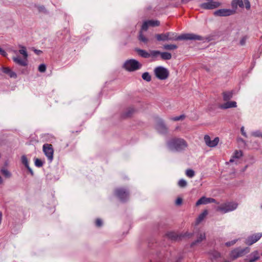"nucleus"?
I'll use <instances>...</instances> for the list:
<instances>
[{
  "instance_id": "nucleus-1",
  "label": "nucleus",
  "mask_w": 262,
  "mask_h": 262,
  "mask_svg": "<svg viewBox=\"0 0 262 262\" xmlns=\"http://www.w3.org/2000/svg\"><path fill=\"white\" fill-rule=\"evenodd\" d=\"M156 37L159 41L182 40H202L203 39V37L201 36L192 33H186L177 36V34L173 32H167L166 33L157 34Z\"/></svg>"
},
{
  "instance_id": "nucleus-2",
  "label": "nucleus",
  "mask_w": 262,
  "mask_h": 262,
  "mask_svg": "<svg viewBox=\"0 0 262 262\" xmlns=\"http://www.w3.org/2000/svg\"><path fill=\"white\" fill-rule=\"evenodd\" d=\"M168 149L172 151L180 152L185 150L188 144L186 141L180 138H173L167 142Z\"/></svg>"
},
{
  "instance_id": "nucleus-3",
  "label": "nucleus",
  "mask_w": 262,
  "mask_h": 262,
  "mask_svg": "<svg viewBox=\"0 0 262 262\" xmlns=\"http://www.w3.org/2000/svg\"><path fill=\"white\" fill-rule=\"evenodd\" d=\"M19 47L20 49L18 51V52L22 55L23 58H20L19 56H16L13 57V60L14 62L20 66H26L28 64L27 58L28 56L26 48L25 47L21 46H20Z\"/></svg>"
},
{
  "instance_id": "nucleus-4",
  "label": "nucleus",
  "mask_w": 262,
  "mask_h": 262,
  "mask_svg": "<svg viewBox=\"0 0 262 262\" xmlns=\"http://www.w3.org/2000/svg\"><path fill=\"white\" fill-rule=\"evenodd\" d=\"M238 206V204L236 202H230L222 204L219 206L216 210L222 213H226L235 210Z\"/></svg>"
},
{
  "instance_id": "nucleus-5",
  "label": "nucleus",
  "mask_w": 262,
  "mask_h": 262,
  "mask_svg": "<svg viewBox=\"0 0 262 262\" xmlns=\"http://www.w3.org/2000/svg\"><path fill=\"white\" fill-rule=\"evenodd\" d=\"M123 67L128 72H133L140 69L142 64L135 59H131L125 61Z\"/></svg>"
},
{
  "instance_id": "nucleus-6",
  "label": "nucleus",
  "mask_w": 262,
  "mask_h": 262,
  "mask_svg": "<svg viewBox=\"0 0 262 262\" xmlns=\"http://www.w3.org/2000/svg\"><path fill=\"white\" fill-rule=\"evenodd\" d=\"M154 74L159 79L165 80L169 76V73L166 68L159 66L154 69Z\"/></svg>"
},
{
  "instance_id": "nucleus-7",
  "label": "nucleus",
  "mask_w": 262,
  "mask_h": 262,
  "mask_svg": "<svg viewBox=\"0 0 262 262\" xmlns=\"http://www.w3.org/2000/svg\"><path fill=\"white\" fill-rule=\"evenodd\" d=\"M232 8L235 10V13L237 10V7L243 8L244 6L247 10H249L251 5L249 0H232L231 4Z\"/></svg>"
},
{
  "instance_id": "nucleus-8",
  "label": "nucleus",
  "mask_w": 262,
  "mask_h": 262,
  "mask_svg": "<svg viewBox=\"0 0 262 262\" xmlns=\"http://www.w3.org/2000/svg\"><path fill=\"white\" fill-rule=\"evenodd\" d=\"M42 150L49 162L53 160L54 149L52 144L46 143L43 145Z\"/></svg>"
},
{
  "instance_id": "nucleus-9",
  "label": "nucleus",
  "mask_w": 262,
  "mask_h": 262,
  "mask_svg": "<svg viewBox=\"0 0 262 262\" xmlns=\"http://www.w3.org/2000/svg\"><path fill=\"white\" fill-rule=\"evenodd\" d=\"M249 251L250 249L248 247L245 248H237L231 252L230 257L233 259H236L249 253Z\"/></svg>"
},
{
  "instance_id": "nucleus-10",
  "label": "nucleus",
  "mask_w": 262,
  "mask_h": 262,
  "mask_svg": "<svg viewBox=\"0 0 262 262\" xmlns=\"http://www.w3.org/2000/svg\"><path fill=\"white\" fill-rule=\"evenodd\" d=\"M115 193V195L122 202L126 201L129 197L128 191L124 188L117 189Z\"/></svg>"
},
{
  "instance_id": "nucleus-11",
  "label": "nucleus",
  "mask_w": 262,
  "mask_h": 262,
  "mask_svg": "<svg viewBox=\"0 0 262 262\" xmlns=\"http://www.w3.org/2000/svg\"><path fill=\"white\" fill-rule=\"evenodd\" d=\"M235 13V10L232 8L219 9L214 11L213 14L216 16H228Z\"/></svg>"
},
{
  "instance_id": "nucleus-12",
  "label": "nucleus",
  "mask_w": 262,
  "mask_h": 262,
  "mask_svg": "<svg viewBox=\"0 0 262 262\" xmlns=\"http://www.w3.org/2000/svg\"><path fill=\"white\" fill-rule=\"evenodd\" d=\"M262 237V232L256 233L248 236L245 240V244L251 246L257 242Z\"/></svg>"
},
{
  "instance_id": "nucleus-13",
  "label": "nucleus",
  "mask_w": 262,
  "mask_h": 262,
  "mask_svg": "<svg viewBox=\"0 0 262 262\" xmlns=\"http://www.w3.org/2000/svg\"><path fill=\"white\" fill-rule=\"evenodd\" d=\"M221 5V4L220 2L209 1L208 2L201 4L200 7L204 9L211 10L220 7Z\"/></svg>"
},
{
  "instance_id": "nucleus-14",
  "label": "nucleus",
  "mask_w": 262,
  "mask_h": 262,
  "mask_svg": "<svg viewBox=\"0 0 262 262\" xmlns=\"http://www.w3.org/2000/svg\"><path fill=\"white\" fill-rule=\"evenodd\" d=\"M204 139L206 145L209 147H215L220 141L219 137H215L213 140H211L210 136L207 135H205Z\"/></svg>"
},
{
  "instance_id": "nucleus-15",
  "label": "nucleus",
  "mask_w": 262,
  "mask_h": 262,
  "mask_svg": "<svg viewBox=\"0 0 262 262\" xmlns=\"http://www.w3.org/2000/svg\"><path fill=\"white\" fill-rule=\"evenodd\" d=\"M156 128L161 134H166L168 133V128L162 120H160L157 122Z\"/></svg>"
},
{
  "instance_id": "nucleus-16",
  "label": "nucleus",
  "mask_w": 262,
  "mask_h": 262,
  "mask_svg": "<svg viewBox=\"0 0 262 262\" xmlns=\"http://www.w3.org/2000/svg\"><path fill=\"white\" fill-rule=\"evenodd\" d=\"M160 22L158 20H150L144 22L142 26V30L146 31L149 26H158Z\"/></svg>"
},
{
  "instance_id": "nucleus-17",
  "label": "nucleus",
  "mask_w": 262,
  "mask_h": 262,
  "mask_svg": "<svg viewBox=\"0 0 262 262\" xmlns=\"http://www.w3.org/2000/svg\"><path fill=\"white\" fill-rule=\"evenodd\" d=\"M215 202V199L210 198H206L203 196L196 203V206H199L202 204H207Z\"/></svg>"
},
{
  "instance_id": "nucleus-18",
  "label": "nucleus",
  "mask_w": 262,
  "mask_h": 262,
  "mask_svg": "<svg viewBox=\"0 0 262 262\" xmlns=\"http://www.w3.org/2000/svg\"><path fill=\"white\" fill-rule=\"evenodd\" d=\"M2 72L7 75L10 78H16L17 74L8 67H3L2 69Z\"/></svg>"
},
{
  "instance_id": "nucleus-19",
  "label": "nucleus",
  "mask_w": 262,
  "mask_h": 262,
  "mask_svg": "<svg viewBox=\"0 0 262 262\" xmlns=\"http://www.w3.org/2000/svg\"><path fill=\"white\" fill-rule=\"evenodd\" d=\"M243 156V152L242 150H236L233 154L231 159L229 160V162L232 163L235 161V160L239 159Z\"/></svg>"
},
{
  "instance_id": "nucleus-20",
  "label": "nucleus",
  "mask_w": 262,
  "mask_h": 262,
  "mask_svg": "<svg viewBox=\"0 0 262 262\" xmlns=\"http://www.w3.org/2000/svg\"><path fill=\"white\" fill-rule=\"evenodd\" d=\"M237 106L235 101H228L222 104L220 107L222 109H227L229 108L236 107Z\"/></svg>"
},
{
  "instance_id": "nucleus-21",
  "label": "nucleus",
  "mask_w": 262,
  "mask_h": 262,
  "mask_svg": "<svg viewBox=\"0 0 262 262\" xmlns=\"http://www.w3.org/2000/svg\"><path fill=\"white\" fill-rule=\"evenodd\" d=\"M206 238L205 234L204 232H200L198 234V235L197 236V239L192 244H191V246L192 247L193 246L196 245L200 243L202 241L204 240Z\"/></svg>"
},
{
  "instance_id": "nucleus-22",
  "label": "nucleus",
  "mask_w": 262,
  "mask_h": 262,
  "mask_svg": "<svg viewBox=\"0 0 262 262\" xmlns=\"http://www.w3.org/2000/svg\"><path fill=\"white\" fill-rule=\"evenodd\" d=\"M135 51L142 57L148 58L150 57V54H149V53L147 52L145 50L139 49H136Z\"/></svg>"
},
{
  "instance_id": "nucleus-23",
  "label": "nucleus",
  "mask_w": 262,
  "mask_h": 262,
  "mask_svg": "<svg viewBox=\"0 0 262 262\" xmlns=\"http://www.w3.org/2000/svg\"><path fill=\"white\" fill-rule=\"evenodd\" d=\"M166 235L168 238L173 241H177L181 238L180 236L174 232H168Z\"/></svg>"
},
{
  "instance_id": "nucleus-24",
  "label": "nucleus",
  "mask_w": 262,
  "mask_h": 262,
  "mask_svg": "<svg viewBox=\"0 0 262 262\" xmlns=\"http://www.w3.org/2000/svg\"><path fill=\"white\" fill-rule=\"evenodd\" d=\"M233 96L232 91H226L223 93V100L225 101H227L231 99Z\"/></svg>"
},
{
  "instance_id": "nucleus-25",
  "label": "nucleus",
  "mask_w": 262,
  "mask_h": 262,
  "mask_svg": "<svg viewBox=\"0 0 262 262\" xmlns=\"http://www.w3.org/2000/svg\"><path fill=\"white\" fill-rule=\"evenodd\" d=\"M1 172L6 179H9L12 177L11 172L5 167L1 169Z\"/></svg>"
},
{
  "instance_id": "nucleus-26",
  "label": "nucleus",
  "mask_w": 262,
  "mask_h": 262,
  "mask_svg": "<svg viewBox=\"0 0 262 262\" xmlns=\"http://www.w3.org/2000/svg\"><path fill=\"white\" fill-rule=\"evenodd\" d=\"M207 211L204 210L201 214H200L196 220V224H200L205 217L207 214Z\"/></svg>"
},
{
  "instance_id": "nucleus-27",
  "label": "nucleus",
  "mask_w": 262,
  "mask_h": 262,
  "mask_svg": "<svg viewBox=\"0 0 262 262\" xmlns=\"http://www.w3.org/2000/svg\"><path fill=\"white\" fill-rule=\"evenodd\" d=\"M160 56L163 60H169L171 58V54L168 52H161Z\"/></svg>"
},
{
  "instance_id": "nucleus-28",
  "label": "nucleus",
  "mask_w": 262,
  "mask_h": 262,
  "mask_svg": "<svg viewBox=\"0 0 262 262\" xmlns=\"http://www.w3.org/2000/svg\"><path fill=\"white\" fill-rule=\"evenodd\" d=\"M163 49L166 50H173L177 49V46L173 44H167L163 46Z\"/></svg>"
},
{
  "instance_id": "nucleus-29",
  "label": "nucleus",
  "mask_w": 262,
  "mask_h": 262,
  "mask_svg": "<svg viewBox=\"0 0 262 262\" xmlns=\"http://www.w3.org/2000/svg\"><path fill=\"white\" fill-rule=\"evenodd\" d=\"M142 78L146 81L149 82L151 80V76L148 72H145L142 74Z\"/></svg>"
},
{
  "instance_id": "nucleus-30",
  "label": "nucleus",
  "mask_w": 262,
  "mask_h": 262,
  "mask_svg": "<svg viewBox=\"0 0 262 262\" xmlns=\"http://www.w3.org/2000/svg\"><path fill=\"white\" fill-rule=\"evenodd\" d=\"M262 133L259 130H256L251 133V136L254 137L261 138Z\"/></svg>"
},
{
  "instance_id": "nucleus-31",
  "label": "nucleus",
  "mask_w": 262,
  "mask_h": 262,
  "mask_svg": "<svg viewBox=\"0 0 262 262\" xmlns=\"http://www.w3.org/2000/svg\"><path fill=\"white\" fill-rule=\"evenodd\" d=\"M186 175L188 177L191 178L194 176V171L192 169H187L186 171Z\"/></svg>"
},
{
  "instance_id": "nucleus-32",
  "label": "nucleus",
  "mask_w": 262,
  "mask_h": 262,
  "mask_svg": "<svg viewBox=\"0 0 262 262\" xmlns=\"http://www.w3.org/2000/svg\"><path fill=\"white\" fill-rule=\"evenodd\" d=\"M142 30L140 32V34H139V39L142 41V42H144L145 43L147 42V41H148V39L147 38H146L142 34Z\"/></svg>"
},
{
  "instance_id": "nucleus-33",
  "label": "nucleus",
  "mask_w": 262,
  "mask_h": 262,
  "mask_svg": "<svg viewBox=\"0 0 262 262\" xmlns=\"http://www.w3.org/2000/svg\"><path fill=\"white\" fill-rule=\"evenodd\" d=\"M149 54H150V57H156L158 55H160V52L156 50H152L150 51Z\"/></svg>"
},
{
  "instance_id": "nucleus-34",
  "label": "nucleus",
  "mask_w": 262,
  "mask_h": 262,
  "mask_svg": "<svg viewBox=\"0 0 262 262\" xmlns=\"http://www.w3.org/2000/svg\"><path fill=\"white\" fill-rule=\"evenodd\" d=\"M178 185L180 187H185L187 185V182L184 179H181L178 182Z\"/></svg>"
},
{
  "instance_id": "nucleus-35",
  "label": "nucleus",
  "mask_w": 262,
  "mask_h": 262,
  "mask_svg": "<svg viewBox=\"0 0 262 262\" xmlns=\"http://www.w3.org/2000/svg\"><path fill=\"white\" fill-rule=\"evenodd\" d=\"M21 162L23 164L25 165L26 167H28L29 163H28V159L25 156H23L21 157Z\"/></svg>"
},
{
  "instance_id": "nucleus-36",
  "label": "nucleus",
  "mask_w": 262,
  "mask_h": 262,
  "mask_svg": "<svg viewBox=\"0 0 262 262\" xmlns=\"http://www.w3.org/2000/svg\"><path fill=\"white\" fill-rule=\"evenodd\" d=\"M35 165L36 167H40L43 165V162L39 159H36L35 160Z\"/></svg>"
},
{
  "instance_id": "nucleus-37",
  "label": "nucleus",
  "mask_w": 262,
  "mask_h": 262,
  "mask_svg": "<svg viewBox=\"0 0 262 262\" xmlns=\"http://www.w3.org/2000/svg\"><path fill=\"white\" fill-rule=\"evenodd\" d=\"M238 241V239H234L230 242H228L225 243V245L227 247H230L231 246L234 245L237 241Z\"/></svg>"
},
{
  "instance_id": "nucleus-38",
  "label": "nucleus",
  "mask_w": 262,
  "mask_h": 262,
  "mask_svg": "<svg viewBox=\"0 0 262 262\" xmlns=\"http://www.w3.org/2000/svg\"><path fill=\"white\" fill-rule=\"evenodd\" d=\"M184 118H185V116L184 115H181L178 117H173L171 119L173 121H177L183 120Z\"/></svg>"
},
{
  "instance_id": "nucleus-39",
  "label": "nucleus",
  "mask_w": 262,
  "mask_h": 262,
  "mask_svg": "<svg viewBox=\"0 0 262 262\" xmlns=\"http://www.w3.org/2000/svg\"><path fill=\"white\" fill-rule=\"evenodd\" d=\"M46 70V66L44 64H41L38 67V70L40 72H45Z\"/></svg>"
},
{
  "instance_id": "nucleus-40",
  "label": "nucleus",
  "mask_w": 262,
  "mask_h": 262,
  "mask_svg": "<svg viewBox=\"0 0 262 262\" xmlns=\"http://www.w3.org/2000/svg\"><path fill=\"white\" fill-rule=\"evenodd\" d=\"M134 109L132 108H129L128 111L124 114V117H127L130 116V115L133 113Z\"/></svg>"
},
{
  "instance_id": "nucleus-41",
  "label": "nucleus",
  "mask_w": 262,
  "mask_h": 262,
  "mask_svg": "<svg viewBox=\"0 0 262 262\" xmlns=\"http://www.w3.org/2000/svg\"><path fill=\"white\" fill-rule=\"evenodd\" d=\"M241 132L242 135L243 136H244L246 138L247 137V134L246 131L245 130V128H244V126L241 127Z\"/></svg>"
},
{
  "instance_id": "nucleus-42",
  "label": "nucleus",
  "mask_w": 262,
  "mask_h": 262,
  "mask_svg": "<svg viewBox=\"0 0 262 262\" xmlns=\"http://www.w3.org/2000/svg\"><path fill=\"white\" fill-rule=\"evenodd\" d=\"M102 221L99 219H97L96 221V225L97 227H100L102 226Z\"/></svg>"
},
{
  "instance_id": "nucleus-43",
  "label": "nucleus",
  "mask_w": 262,
  "mask_h": 262,
  "mask_svg": "<svg viewBox=\"0 0 262 262\" xmlns=\"http://www.w3.org/2000/svg\"><path fill=\"white\" fill-rule=\"evenodd\" d=\"M182 203V200L181 198H178L176 201V204L177 205H180Z\"/></svg>"
},
{
  "instance_id": "nucleus-44",
  "label": "nucleus",
  "mask_w": 262,
  "mask_h": 262,
  "mask_svg": "<svg viewBox=\"0 0 262 262\" xmlns=\"http://www.w3.org/2000/svg\"><path fill=\"white\" fill-rule=\"evenodd\" d=\"M246 40V37H243L240 41V44L242 46L244 45L245 44Z\"/></svg>"
},
{
  "instance_id": "nucleus-45",
  "label": "nucleus",
  "mask_w": 262,
  "mask_h": 262,
  "mask_svg": "<svg viewBox=\"0 0 262 262\" xmlns=\"http://www.w3.org/2000/svg\"><path fill=\"white\" fill-rule=\"evenodd\" d=\"M26 168L28 169L31 175H33V171L32 170V169L29 167V166H28V167H27Z\"/></svg>"
},
{
  "instance_id": "nucleus-46",
  "label": "nucleus",
  "mask_w": 262,
  "mask_h": 262,
  "mask_svg": "<svg viewBox=\"0 0 262 262\" xmlns=\"http://www.w3.org/2000/svg\"><path fill=\"white\" fill-rule=\"evenodd\" d=\"M0 54H1L3 55H6V52L4 50H3L2 48H0Z\"/></svg>"
},
{
  "instance_id": "nucleus-47",
  "label": "nucleus",
  "mask_w": 262,
  "mask_h": 262,
  "mask_svg": "<svg viewBox=\"0 0 262 262\" xmlns=\"http://www.w3.org/2000/svg\"><path fill=\"white\" fill-rule=\"evenodd\" d=\"M258 258H259V257H258V256H255L254 257L253 259L251 260H250V261H251V262H253V261H255V260H256L258 259Z\"/></svg>"
},
{
  "instance_id": "nucleus-48",
  "label": "nucleus",
  "mask_w": 262,
  "mask_h": 262,
  "mask_svg": "<svg viewBox=\"0 0 262 262\" xmlns=\"http://www.w3.org/2000/svg\"><path fill=\"white\" fill-rule=\"evenodd\" d=\"M3 214L1 211H0V225L1 224L2 221Z\"/></svg>"
},
{
  "instance_id": "nucleus-49",
  "label": "nucleus",
  "mask_w": 262,
  "mask_h": 262,
  "mask_svg": "<svg viewBox=\"0 0 262 262\" xmlns=\"http://www.w3.org/2000/svg\"><path fill=\"white\" fill-rule=\"evenodd\" d=\"M154 262H163V260L158 258L156 259Z\"/></svg>"
},
{
  "instance_id": "nucleus-50",
  "label": "nucleus",
  "mask_w": 262,
  "mask_h": 262,
  "mask_svg": "<svg viewBox=\"0 0 262 262\" xmlns=\"http://www.w3.org/2000/svg\"><path fill=\"white\" fill-rule=\"evenodd\" d=\"M247 167H248V166H247H247H246L245 167V168H244V169H243V171H244L247 169Z\"/></svg>"
},
{
  "instance_id": "nucleus-51",
  "label": "nucleus",
  "mask_w": 262,
  "mask_h": 262,
  "mask_svg": "<svg viewBox=\"0 0 262 262\" xmlns=\"http://www.w3.org/2000/svg\"><path fill=\"white\" fill-rule=\"evenodd\" d=\"M8 165V162H6V163H5V166H7Z\"/></svg>"
},
{
  "instance_id": "nucleus-52",
  "label": "nucleus",
  "mask_w": 262,
  "mask_h": 262,
  "mask_svg": "<svg viewBox=\"0 0 262 262\" xmlns=\"http://www.w3.org/2000/svg\"><path fill=\"white\" fill-rule=\"evenodd\" d=\"M14 52L15 53V54H17V51H14Z\"/></svg>"
},
{
  "instance_id": "nucleus-53",
  "label": "nucleus",
  "mask_w": 262,
  "mask_h": 262,
  "mask_svg": "<svg viewBox=\"0 0 262 262\" xmlns=\"http://www.w3.org/2000/svg\"><path fill=\"white\" fill-rule=\"evenodd\" d=\"M223 262H230V261H228V260H225V261H223Z\"/></svg>"
}]
</instances>
